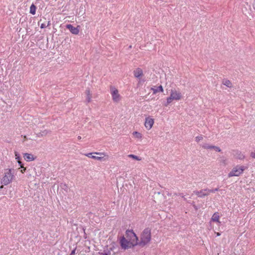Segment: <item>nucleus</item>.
I'll return each mask as SVG.
<instances>
[{"mask_svg":"<svg viewBox=\"0 0 255 255\" xmlns=\"http://www.w3.org/2000/svg\"><path fill=\"white\" fill-rule=\"evenodd\" d=\"M151 240V230L149 228H145L142 232L141 235L140 241L138 245L143 247L148 243Z\"/></svg>","mask_w":255,"mask_h":255,"instance_id":"nucleus-1","label":"nucleus"},{"mask_svg":"<svg viewBox=\"0 0 255 255\" xmlns=\"http://www.w3.org/2000/svg\"><path fill=\"white\" fill-rule=\"evenodd\" d=\"M14 177L12 173V169H6L5 170L4 175L1 179V182L4 185H7L12 181Z\"/></svg>","mask_w":255,"mask_h":255,"instance_id":"nucleus-2","label":"nucleus"},{"mask_svg":"<svg viewBox=\"0 0 255 255\" xmlns=\"http://www.w3.org/2000/svg\"><path fill=\"white\" fill-rule=\"evenodd\" d=\"M126 238L135 246L138 245V238L132 230H128L126 232Z\"/></svg>","mask_w":255,"mask_h":255,"instance_id":"nucleus-3","label":"nucleus"},{"mask_svg":"<svg viewBox=\"0 0 255 255\" xmlns=\"http://www.w3.org/2000/svg\"><path fill=\"white\" fill-rule=\"evenodd\" d=\"M120 243L122 249L124 250H127L135 246L132 242L127 240L124 236L121 238Z\"/></svg>","mask_w":255,"mask_h":255,"instance_id":"nucleus-4","label":"nucleus"},{"mask_svg":"<svg viewBox=\"0 0 255 255\" xmlns=\"http://www.w3.org/2000/svg\"><path fill=\"white\" fill-rule=\"evenodd\" d=\"M245 169L244 166H237L229 173L228 177L238 176L243 172Z\"/></svg>","mask_w":255,"mask_h":255,"instance_id":"nucleus-5","label":"nucleus"},{"mask_svg":"<svg viewBox=\"0 0 255 255\" xmlns=\"http://www.w3.org/2000/svg\"><path fill=\"white\" fill-rule=\"evenodd\" d=\"M193 192L200 198H202L209 195L208 188L201 189L200 191H194Z\"/></svg>","mask_w":255,"mask_h":255,"instance_id":"nucleus-6","label":"nucleus"},{"mask_svg":"<svg viewBox=\"0 0 255 255\" xmlns=\"http://www.w3.org/2000/svg\"><path fill=\"white\" fill-rule=\"evenodd\" d=\"M170 96L173 100H179L182 97L181 94L180 92L177 91L176 90L172 89L170 92Z\"/></svg>","mask_w":255,"mask_h":255,"instance_id":"nucleus-7","label":"nucleus"},{"mask_svg":"<svg viewBox=\"0 0 255 255\" xmlns=\"http://www.w3.org/2000/svg\"><path fill=\"white\" fill-rule=\"evenodd\" d=\"M111 90V94L113 101L116 102H119L120 100V95L119 94L118 90L114 88H112Z\"/></svg>","mask_w":255,"mask_h":255,"instance_id":"nucleus-8","label":"nucleus"},{"mask_svg":"<svg viewBox=\"0 0 255 255\" xmlns=\"http://www.w3.org/2000/svg\"><path fill=\"white\" fill-rule=\"evenodd\" d=\"M78 26L77 27H74L71 24H67L66 25V28L70 30V31L74 34H78L79 32V29H78Z\"/></svg>","mask_w":255,"mask_h":255,"instance_id":"nucleus-9","label":"nucleus"},{"mask_svg":"<svg viewBox=\"0 0 255 255\" xmlns=\"http://www.w3.org/2000/svg\"><path fill=\"white\" fill-rule=\"evenodd\" d=\"M154 123L153 120L150 118H146L144 123L145 127L148 129H150Z\"/></svg>","mask_w":255,"mask_h":255,"instance_id":"nucleus-10","label":"nucleus"},{"mask_svg":"<svg viewBox=\"0 0 255 255\" xmlns=\"http://www.w3.org/2000/svg\"><path fill=\"white\" fill-rule=\"evenodd\" d=\"M24 159L26 160V161H32L33 160H34L35 158L34 157V156L31 154H29V153H25L24 154V156H23Z\"/></svg>","mask_w":255,"mask_h":255,"instance_id":"nucleus-11","label":"nucleus"},{"mask_svg":"<svg viewBox=\"0 0 255 255\" xmlns=\"http://www.w3.org/2000/svg\"><path fill=\"white\" fill-rule=\"evenodd\" d=\"M134 75L136 78H139L142 75V70L140 68L136 69L134 72Z\"/></svg>","mask_w":255,"mask_h":255,"instance_id":"nucleus-12","label":"nucleus"},{"mask_svg":"<svg viewBox=\"0 0 255 255\" xmlns=\"http://www.w3.org/2000/svg\"><path fill=\"white\" fill-rule=\"evenodd\" d=\"M85 94L87 95L86 101L88 103H90L92 98V94L89 89L86 90Z\"/></svg>","mask_w":255,"mask_h":255,"instance_id":"nucleus-13","label":"nucleus"},{"mask_svg":"<svg viewBox=\"0 0 255 255\" xmlns=\"http://www.w3.org/2000/svg\"><path fill=\"white\" fill-rule=\"evenodd\" d=\"M151 90L153 91V94H156L158 92H162L163 91V89L161 85L158 86L157 88H151Z\"/></svg>","mask_w":255,"mask_h":255,"instance_id":"nucleus-14","label":"nucleus"},{"mask_svg":"<svg viewBox=\"0 0 255 255\" xmlns=\"http://www.w3.org/2000/svg\"><path fill=\"white\" fill-rule=\"evenodd\" d=\"M219 213L218 212L215 213L212 217V220L213 222H217L219 223Z\"/></svg>","mask_w":255,"mask_h":255,"instance_id":"nucleus-15","label":"nucleus"},{"mask_svg":"<svg viewBox=\"0 0 255 255\" xmlns=\"http://www.w3.org/2000/svg\"><path fill=\"white\" fill-rule=\"evenodd\" d=\"M222 84L229 88L232 87V84L231 82L228 79H224L222 81Z\"/></svg>","mask_w":255,"mask_h":255,"instance_id":"nucleus-16","label":"nucleus"},{"mask_svg":"<svg viewBox=\"0 0 255 255\" xmlns=\"http://www.w3.org/2000/svg\"><path fill=\"white\" fill-rule=\"evenodd\" d=\"M49 132H50L49 131H48L47 130H44L43 131H42L38 133L37 134V136L38 137H41V136H45V135H47Z\"/></svg>","mask_w":255,"mask_h":255,"instance_id":"nucleus-17","label":"nucleus"},{"mask_svg":"<svg viewBox=\"0 0 255 255\" xmlns=\"http://www.w3.org/2000/svg\"><path fill=\"white\" fill-rule=\"evenodd\" d=\"M219 161L221 166H225L227 164V159L225 157H221Z\"/></svg>","mask_w":255,"mask_h":255,"instance_id":"nucleus-18","label":"nucleus"},{"mask_svg":"<svg viewBox=\"0 0 255 255\" xmlns=\"http://www.w3.org/2000/svg\"><path fill=\"white\" fill-rule=\"evenodd\" d=\"M236 157L237 158L241 160H242L245 158V156L243 155V154H242V152L240 151H238L237 152Z\"/></svg>","mask_w":255,"mask_h":255,"instance_id":"nucleus-19","label":"nucleus"},{"mask_svg":"<svg viewBox=\"0 0 255 255\" xmlns=\"http://www.w3.org/2000/svg\"><path fill=\"white\" fill-rule=\"evenodd\" d=\"M36 7L34 4H31L30 7V13L32 14H35L36 12Z\"/></svg>","mask_w":255,"mask_h":255,"instance_id":"nucleus-20","label":"nucleus"},{"mask_svg":"<svg viewBox=\"0 0 255 255\" xmlns=\"http://www.w3.org/2000/svg\"><path fill=\"white\" fill-rule=\"evenodd\" d=\"M214 145H209L208 143H204L202 145V147L204 149H212L213 148Z\"/></svg>","mask_w":255,"mask_h":255,"instance_id":"nucleus-21","label":"nucleus"},{"mask_svg":"<svg viewBox=\"0 0 255 255\" xmlns=\"http://www.w3.org/2000/svg\"><path fill=\"white\" fill-rule=\"evenodd\" d=\"M112 250V249L111 248L110 250H104L103 252L102 253L103 255H110L111 252Z\"/></svg>","mask_w":255,"mask_h":255,"instance_id":"nucleus-22","label":"nucleus"},{"mask_svg":"<svg viewBox=\"0 0 255 255\" xmlns=\"http://www.w3.org/2000/svg\"><path fill=\"white\" fill-rule=\"evenodd\" d=\"M133 135L137 138H140L141 137V134L137 131H134Z\"/></svg>","mask_w":255,"mask_h":255,"instance_id":"nucleus-23","label":"nucleus"},{"mask_svg":"<svg viewBox=\"0 0 255 255\" xmlns=\"http://www.w3.org/2000/svg\"><path fill=\"white\" fill-rule=\"evenodd\" d=\"M91 158H93V159H95L98 160H105V159H104V157L96 156H94V155H92L91 156Z\"/></svg>","mask_w":255,"mask_h":255,"instance_id":"nucleus-24","label":"nucleus"},{"mask_svg":"<svg viewBox=\"0 0 255 255\" xmlns=\"http://www.w3.org/2000/svg\"><path fill=\"white\" fill-rule=\"evenodd\" d=\"M174 100L173 98L171 97V96L170 95V97L167 98V104L165 105V106H167L168 104H169L171 102Z\"/></svg>","mask_w":255,"mask_h":255,"instance_id":"nucleus-25","label":"nucleus"},{"mask_svg":"<svg viewBox=\"0 0 255 255\" xmlns=\"http://www.w3.org/2000/svg\"><path fill=\"white\" fill-rule=\"evenodd\" d=\"M128 157L132 158L133 159L137 160H140V159L138 156L133 154H129L128 155Z\"/></svg>","mask_w":255,"mask_h":255,"instance_id":"nucleus-26","label":"nucleus"},{"mask_svg":"<svg viewBox=\"0 0 255 255\" xmlns=\"http://www.w3.org/2000/svg\"><path fill=\"white\" fill-rule=\"evenodd\" d=\"M18 163H19V164L20 165V167H21V168H23V169L21 170V173H24V171H25V170H26V168H24V167L23 166V164H22V163H21V161H18Z\"/></svg>","mask_w":255,"mask_h":255,"instance_id":"nucleus-27","label":"nucleus"},{"mask_svg":"<svg viewBox=\"0 0 255 255\" xmlns=\"http://www.w3.org/2000/svg\"><path fill=\"white\" fill-rule=\"evenodd\" d=\"M202 139H203L202 135L198 136L195 137V141L197 142H199L200 140H201Z\"/></svg>","mask_w":255,"mask_h":255,"instance_id":"nucleus-28","label":"nucleus"},{"mask_svg":"<svg viewBox=\"0 0 255 255\" xmlns=\"http://www.w3.org/2000/svg\"><path fill=\"white\" fill-rule=\"evenodd\" d=\"M50 25V21H48V23L47 25H46L44 23H42L41 24V26H40V27L41 28H45L46 27H47L48 26H49Z\"/></svg>","mask_w":255,"mask_h":255,"instance_id":"nucleus-29","label":"nucleus"},{"mask_svg":"<svg viewBox=\"0 0 255 255\" xmlns=\"http://www.w3.org/2000/svg\"><path fill=\"white\" fill-rule=\"evenodd\" d=\"M219 190V188H215L214 189H208V191H209V193H214L216 191H218Z\"/></svg>","mask_w":255,"mask_h":255,"instance_id":"nucleus-30","label":"nucleus"},{"mask_svg":"<svg viewBox=\"0 0 255 255\" xmlns=\"http://www.w3.org/2000/svg\"><path fill=\"white\" fill-rule=\"evenodd\" d=\"M213 149H214L215 150H216V151H218V152H220L221 151L220 148L219 147L216 146H214L213 147Z\"/></svg>","mask_w":255,"mask_h":255,"instance_id":"nucleus-31","label":"nucleus"},{"mask_svg":"<svg viewBox=\"0 0 255 255\" xmlns=\"http://www.w3.org/2000/svg\"><path fill=\"white\" fill-rule=\"evenodd\" d=\"M174 195H180L184 199V200L186 201V198L184 197V196L182 193H179V194H177V193H175L174 194Z\"/></svg>","mask_w":255,"mask_h":255,"instance_id":"nucleus-32","label":"nucleus"},{"mask_svg":"<svg viewBox=\"0 0 255 255\" xmlns=\"http://www.w3.org/2000/svg\"><path fill=\"white\" fill-rule=\"evenodd\" d=\"M15 158L18 159V161H19V158H20V157H19V154L18 153V152H15Z\"/></svg>","mask_w":255,"mask_h":255,"instance_id":"nucleus-33","label":"nucleus"},{"mask_svg":"<svg viewBox=\"0 0 255 255\" xmlns=\"http://www.w3.org/2000/svg\"><path fill=\"white\" fill-rule=\"evenodd\" d=\"M251 156L252 158H255V152H251Z\"/></svg>","mask_w":255,"mask_h":255,"instance_id":"nucleus-34","label":"nucleus"},{"mask_svg":"<svg viewBox=\"0 0 255 255\" xmlns=\"http://www.w3.org/2000/svg\"><path fill=\"white\" fill-rule=\"evenodd\" d=\"M92 153H89L88 154H85V155L88 156V157H91V156H92Z\"/></svg>","mask_w":255,"mask_h":255,"instance_id":"nucleus-35","label":"nucleus"},{"mask_svg":"<svg viewBox=\"0 0 255 255\" xmlns=\"http://www.w3.org/2000/svg\"><path fill=\"white\" fill-rule=\"evenodd\" d=\"M75 249L73 250L71 252V254H70V255H75Z\"/></svg>","mask_w":255,"mask_h":255,"instance_id":"nucleus-36","label":"nucleus"},{"mask_svg":"<svg viewBox=\"0 0 255 255\" xmlns=\"http://www.w3.org/2000/svg\"><path fill=\"white\" fill-rule=\"evenodd\" d=\"M95 154H98V155H104V153L103 152H95Z\"/></svg>","mask_w":255,"mask_h":255,"instance_id":"nucleus-37","label":"nucleus"},{"mask_svg":"<svg viewBox=\"0 0 255 255\" xmlns=\"http://www.w3.org/2000/svg\"><path fill=\"white\" fill-rule=\"evenodd\" d=\"M193 207L196 210H197V207H196V206L195 205H193Z\"/></svg>","mask_w":255,"mask_h":255,"instance_id":"nucleus-38","label":"nucleus"},{"mask_svg":"<svg viewBox=\"0 0 255 255\" xmlns=\"http://www.w3.org/2000/svg\"><path fill=\"white\" fill-rule=\"evenodd\" d=\"M216 235H217V236H220V235H221V234H220V233H218V232L216 233Z\"/></svg>","mask_w":255,"mask_h":255,"instance_id":"nucleus-39","label":"nucleus"},{"mask_svg":"<svg viewBox=\"0 0 255 255\" xmlns=\"http://www.w3.org/2000/svg\"><path fill=\"white\" fill-rule=\"evenodd\" d=\"M78 139H81V136H78Z\"/></svg>","mask_w":255,"mask_h":255,"instance_id":"nucleus-40","label":"nucleus"},{"mask_svg":"<svg viewBox=\"0 0 255 255\" xmlns=\"http://www.w3.org/2000/svg\"><path fill=\"white\" fill-rule=\"evenodd\" d=\"M3 185H1L0 187V189H2L3 188Z\"/></svg>","mask_w":255,"mask_h":255,"instance_id":"nucleus-41","label":"nucleus"}]
</instances>
